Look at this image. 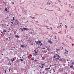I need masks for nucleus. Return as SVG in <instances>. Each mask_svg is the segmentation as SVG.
<instances>
[{"label": "nucleus", "mask_w": 74, "mask_h": 74, "mask_svg": "<svg viewBox=\"0 0 74 74\" xmlns=\"http://www.w3.org/2000/svg\"><path fill=\"white\" fill-rule=\"evenodd\" d=\"M15 37L16 38H19V36L18 35H15Z\"/></svg>", "instance_id": "10"}, {"label": "nucleus", "mask_w": 74, "mask_h": 74, "mask_svg": "<svg viewBox=\"0 0 74 74\" xmlns=\"http://www.w3.org/2000/svg\"><path fill=\"white\" fill-rule=\"evenodd\" d=\"M34 17H32V19H34Z\"/></svg>", "instance_id": "38"}, {"label": "nucleus", "mask_w": 74, "mask_h": 74, "mask_svg": "<svg viewBox=\"0 0 74 74\" xmlns=\"http://www.w3.org/2000/svg\"><path fill=\"white\" fill-rule=\"evenodd\" d=\"M26 46H24L23 45H21V47H22V48H25Z\"/></svg>", "instance_id": "12"}, {"label": "nucleus", "mask_w": 74, "mask_h": 74, "mask_svg": "<svg viewBox=\"0 0 74 74\" xmlns=\"http://www.w3.org/2000/svg\"><path fill=\"white\" fill-rule=\"evenodd\" d=\"M21 42H23V41L22 40H21Z\"/></svg>", "instance_id": "53"}, {"label": "nucleus", "mask_w": 74, "mask_h": 74, "mask_svg": "<svg viewBox=\"0 0 74 74\" xmlns=\"http://www.w3.org/2000/svg\"><path fill=\"white\" fill-rule=\"evenodd\" d=\"M73 70H74V67L73 68Z\"/></svg>", "instance_id": "57"}, {"label": "nucleus", "mask_w": 74, "mask_h": 74, "mask_svg": "<svg viewBox=\"0 0 74 74\" xmlns=\"http://www.w3.org/2000/svg\"><path fill=\"white\" fill-rule=\"evenodd\" d=\"M50 67H52V65H50Z\"/></svg>", "instance_id": "46"}, {"label": "nucleus", "mask_w": 74, "mask_h": 74, "mask_svg": "<svg viewBox=\"0 0 74 74\" xmlns=\"http://www.w3.org/2000/svg\"><path fill=\"white\" fill-rule=\"evenodd\" d=\"M38 43H41V42L39 41V42L37 41L36 42V44H38Z\"/></svg>", "instance_id": "6"}, {"label": "nucleus", "mask_w": 74, "mask_h": 74, "mask_svg": "<svg viewBox=\"0 0 74 74\" xmlns=\"http://www.w3.org/2000/svg\"><path fill=\"white\" fill-rule=\"evenodd\" d=\"M55 38V40L56 39V36H55V38Z\"/></svg>", "instance_id": "45"}, {"label": "nucleus", "mask_w": 74, "mask_h": 74, "mask_svg": "<svg viewBox=\"0 0 74 74\" xmlns=\"http://www.w3.org/2000/svg\"><path fill=\"white\" fill-rule=\"evenodd\" d=\"M18 41H19V42H21V40H19Z\"/></svg>", "instance_id": "52"}, {"label": "nucleus", "mask_w": 74, "mask_h": 74, "mask_svg": "<svg viewBox=\"0 0 74 74\" xmlns=\"http://www.w3.org/2000/svg\"><path fill=\"white\" fill-rule=\"evenodd\" d=\"M54 65L53 64L52 65V66H53Z\"/></svg>", "instance_id": "55"}, {"label": "nucleus", "mask_w": 74, "mask_h": 74, "mask_svg": "<svg viewBox=\"0 0 74 74\" xmlns=\"http://www.w3.org/2000/svg\"><path fill=\"white\" fill-rule=\"evenodd\" d=\"M55 59H56H56L59 60V58H56Z\"/></svg>", "instance_id": "25"}, {"label": "nucleus", "mask_w": 74, "mask_h": 74, "mask_svg": "<svg viewBox=\"0 0 74 74\" xmlns=\"http://www.w3.org/2000/svg\"><path fill=\"white\" fill-rule=\"evenodd\" d=\"M3 32L4 33H6V32H7V31H6V30H5V29L3 30Z\"/></svg>", "instance_id": "13"}, {"label": "nucleus", "mask_w": 74, "mask_h": 74, "mask_svg": "<svg viewBox=\"0 0 74 74\" xmlns=\"http://www.w3.org/2000/svg\"><path fill=\"white\" fill-rule=\"evenodd\" d=\"M23 56H26V55L25 54L24 55H23Z\"/></svg>", "instance_id": "54"}, {"label": "nucleus", "mask_w": 74, "mask_h": 74, "mask_svg": "<svg viewBox=\"0 0 74 74\" xmlns=\"http://www.w3.org/2000/svg\"><path fill=\"white\" fill-rule=\"evenodd\" d=\"M27 53H29V52H28L27 51Z\"/></svg>", "instance_id": "58"}, {"label": "nucleus", "mask_w": 74, "mask_h": 74, "mask_svg": "<svg viewBox=\"0 0 74 74\" xmlns=\"http://www.w3.org/2000/svg\"><path fill=\"white\" fill-rule=\"evenodd\" d=\"M9 39H10V37H9Z\"/></svg>", "instance_id": "60"}, {"label": "nucleus", "mask_w": 74, "mask_h": 74, "mask_svg": "<svg viewBox=\"0 0 74 74\" xmlns=\"http://www.w3.org/2000/svg\"><path fill=\"white\" fill-rule=\"evenodd\" d=\"M5 11H7V10H8L7 8H6L5 9Z\"/></svg>", "instance_id": "17"}, {"label": "nucleus", "mask_w": 74, "mask_h": 74, "mask_svg": "<svg viewBox=\"0 0 74 74\" xmlns=\"http://www.w3.org/2000/svg\"><path fill=\"white\" fill-rule=\"evenodd\" d=\"M65 27L66 28H67V26L66 25H65Z\"/></svg>", "instance_id": "19"}, {"label": "nucleus", "mask_w": 74, "mask_h": 74, "mask_svg": "<svg viewBox=\"0 0 74 74\" xmlns=\"http://www.w3.org/2000/svg\"><path fill=\"white\" fill-rule=\"evenodd\" d=\"M34 51H36V49L34 50Z\"/></svg>", "instance_id": "63"}, {"label": "nucleus", "mask_w": 74, "mask_h": 74, "mask_svg": "<svg viewBox=\"0 0 74 74\" xmlns=\"http://www.w3.org/2000/svg\"><path fill=\"white\" fill-rule=\"evenodd\" d=\"M29 17H30V18H32V17L31 16H29Z\"/></svg>", "instance_id": "34"}, {"label": "nucleus", "mask_w": 74, "mask_h": 74, "mask_svg": "<svg viewBox=\"0 0 74 74\" xmlns=\"http://www.w3.org/2000/svg\"><path fill=\"white\" fill-rule=\"evenodd\" d=\"M39 73H40H40H41V72H39Z\"/></svg>", "instance_id": "49"}, {"label": "nucleus", "mask_w": 74, "mask_h": 74, "mask_svg": "<svg viewBox=\"0 0 74 74\" xmlns=\"http://www.w3.org/2000/svg\"><path fill=\"white\" fill-rule=\"evenodd\" d=\"M9 72H10V69H9Z\"/></svg>", "instance_id": "44"}, {"label": "nucleus", "mask_w": 74, "mask_h": 74, "mask_svg": "<svg viewBox=\"0 0 74 74\" xmlns=\"http://www.w3.org/2000/svg\"><path fill=\"white\" fill-rule=\"evenodd\" d=\"M14 50V49H11V50Z\"/></svg>", "instance_id": "47"}, {"label": "nucleus", "mask_w": 74, "mask_h": 74, "mask_svg": "<svg viewBox=\"0 0 74 74\" xmlns=\"http://www.w3.org/2000/svg\"><path fill=\"white\" fill-rule=\"evenodd\" d=\"M11 3L13 5V4H14V2H12Z\"/></svg>", "instance_id": "20"}, {"label": "nucleus", "mask_w": 74, "mask_h": 74, "mask_svg": "<svg viewBox=\"0 0 74 74\" xmlns=\"http://www.w3.org/2000/svg\"><path fill=\"white\" fill-rule=\"evenodd\" d=\"M37 53H38V51H36L35 52V54H34L35 56H36V55H38V54Z\"/></svg>", "instance_id": "2"}, {"label": "nucleus", "mask_w": 74, "mask_h": 74, "mask_svg": "<svg viewBox=\"0 0 74 74\" xmlns=\"http://www.w3.org/2000/svg\"><path fill=\"white\" fill-rule=\"evenodd\" d=\"M5 73H7V72H6V70H5Z\"/></svg>", "instance_id": "30"}, {"label": "nucleus", "mask_w": 74, "mask_h": 74, "mask_svg": "<svg viewBox=\"0 0 74 74\" xmlns=\"http://www.w3.org/2000/svg\"><path fill=\"white\" fill-rule=\"evenodd\" d=\"M48 42H49V43H50L51 44H52V43H53V42L51 41V40H48Z\"/></svg>", "instance_id": "3"}, {"label": "nucleus", "mask_w": 74, "mask_h": 74, "mask_svg": "<svg viewBox=\"0 0 74 74\" xmlns=\"http://www.w3.org/2000/svg\"><path fill=\"white\" fill-rule=\"evenodd\" d=\"M34 17V18H36V17Z\"/></svg>", "instance_id": "56"}, {"label": "nucleus", "mask_w": 74, "mask_h": 74, "mask_svg": "<svg viewBox=\"0 0 74 74\" xmlns=\"http://www.w3.org/2000/svg\"><path fill=\"white\" fill-rule=\"evenodd\" d=\"M64 52H68V51H67V50H64Z\"/></svg>", "instance_id": "22"}, {"label": "nucleus", "mask_w": 74, "mask_h": 74, "mask_svg": "<svg viewBox=\"0 0 74 74\" xmlns=\"http://www.w3.org/2000/svg\"><path fill=\"white\" fill-rule=\"evenodd\" d=\"M30 56H31V57H32V55H30Z\"/></svg>", "instance_id": "42"}, {"label": "nucleus", "mask_w": 74, "mask_h": 74, "mask_svg": "<svg viewBox=\"0 0 74 74\" xmlns=\"http://www.w3.org/2000/svg\"><path fill=\"white\" fill-rule=\"evenodd\" d=\"M23 29L24 31H25V30H28L27 28H23Z\"/></svg>", "instance_id": "11"}, {"label": "nucleus", "mask_w": 74, "mask_h": 74, "mask_svg": "<svg viewBox=\"0 0 74 74\" xmlns=\"http://www.w3.org/2000/svg\"><path fill=\"white\" fill-rule=\"evenodd\" d=\"M20 60L21 61H23V60L22 59H20Z\"/></svg>", "instance_id": "24"}, {"label": "nucleus", "mask_w": 74, "mask_h": 74, "mask_svg": "<svg viewBox=\"0 0 74 74\" xmlns=\"http://www.w3.org/2000/svg\"><path fill=\"white\" fill-rule=\"evenodd\" d=\"M62 49H63V47H62Z\"/></svg>", "instance_id": "50"}, {"label": "nucleus", "mask_w": 74, "mask_h": 74, "mask_svg": "<svg viewBox=\"0 0 74 74\" xmlns=\"http://www.w3.org/2000/svg\"><path fill=\"white\" fill-rule=\"evenodd\" d=\"M53 73H55V70H53Z\"/></svg>", "instance_id": "26"}, {"label": "nucleus", "mask_w": 74, "mask_h": 74, "mask_svg": "<svg viewBox=\"0 0 74 74\" xmlns=\"http://www.w3.org/2000/svg\"><path fill=\"white\" fill-rule=\"evenodd\" d=\"M44 72L43 71L42 72V74H44Z\"/></svg>", "instance_id": "37"}, {"label": "nucleus", "mask_w": 74, "mask_h": 74, "mask_svg": "<svg viewBox=\"0 0 74 74\" xmlns=\"http://www.w3.org/2000/svg\"><path fill=\"white\" fill-rule=\"evenodd\" d=\"M12 18H13V20H15V19H14V17H12Z\"/></svg>", "instance_id": "31"}, {"label": "nucleus", "mask_w": 74, "mask_h": 74, "mask_svg": "<svg viewBox=\"0 0 74 74\" xmlns=\"http://www.w3.org/2000/svg\"><path fill=\"white\" fill-rule=\"evenodd\" d=\"M40 46H41V45H42V43L40 45Z\"/></svg>", "instance_id": "35"}, {"label": "nucleus", "mask_w": 74, "mask_h": 74, "mask_svg": "<svg viewBox=\"0 0 74 74\" xmlns=\"http://www.w3.org/2000/svg\"><path fill=\"white\" fill-rule=\"evenodd\" d=\"M31 45H33V43H31Z\"/></svg>", "instance_id": "27"}, {"label": "nucleus", "mask_w": 74, "mask_h": 74, "mask_svg": "<svg viewBox=\"0 0 74 74\" xmlns=\"http://www.w3.org/2000/svg\"><path fill=\"white\" fill-rule=\"evenodd\" d=\"M23 63H24V64H25V63H26V62H25V61H24L23 62Z\"/></svg>", "instance_id": "28"}, {"label": "nucleus", "mask_w": 74, "mask_h": 74, "mask_svg": "<svg viewBox=\"0 0 74 74\" xmlns=\"http://www.w3.org/2000/svg\"><path fill=\"white\" fill-rule=\"evenodd\" d=\"M5 49H3V50H4V51H5Z\"/></svg>", "instance_id": "48"}, {"label": "nucleus", "mask_w": 74, "mask_h": 74, "mask_svg": "<svg viewBox=\"0 0 74 74\" xmlns=\"http://www.w3.org/2000/svg\"><path fill=\"white\" fill-rule=\"evenodd\" d=\"M55 65H57V64H55Z\"/></svg>", "instance_id": "61"}, {"label": "nucleus", "mask_w": 74, "mask_h": 74, "mask_svg": "<svg viewBox=\"0 0 74 74\" xmlns=\"http://www.w3.org/2000/svg\"><path fill=\"white\" fill-rule=\"evenodd\" d=\"M47 4H49V5H50V3H49L48 4V3H47Z\"/></svg>", "instance_id": "39"}, {"label": "nucleus", "mask_w": 74, "mask_h": 74, "mask_svg": "<svg viewBox=\"0 0 74 74\" xmlns=\"http://www.w3.org/2000/svg\"><path fill=\"white\" fill-rule=\"evenodd\" d=\"M56 56L57 57V58H60L59 55L58 54H56Z\"/></svg>", "instance_id": "4"}, {"label": "nucleus", "mask_w": 74, "mask_h": 74, "mask_svg": "<svg viewBox=\"0 0 74 74\" xmlns=\"http://www.w3.org/2000/svg\"><path fill=\"white\" fill-rule=\"evenodd\" d=\"M45 45H43L42 47L41 48L42 49H45Z\"/></svg>", "instance_id": "1"}, {"label": "nucleus", "mask_w": 74, "mask_h": 74, "mask_svg": "<svg viewBox=\"0 0 74 74\" xmlns=\"http://www.w3.org/2000/svg\"><path fill=\"white\" fill-rule=\"evenodd\" d=\"M46 39L48 40V38H47Z\"/></svg>", "instance_id": "64"}, {"label": "nucleus", "mask_w": 74, "mask_h": 74, "mask_svg": "<svg viewBox=\"0 0 74 74\" xmlns=\"http://www.w3.org/2000/svg\"><path fill=\"white\" fill-rule=\"evenodd\" d=\"M73 67V65H71V66H70V68H72V67Z\"/></svg>", "instance_id": "18"}, {"label": "nucleus", "mask_w": 74, "mask_h": 74, "mask_svg": "<svg viewBox=\"0 0 74 74\" xmlns=\"http://www.w3.org/2000/svg\"><path fill=\"white\" fill-rule=\"evenodd\" d=\"M47 29L48 30V29H49V28H47Z\"/></svg>", "instance_id": "51"}, {"label": "nucleus", "mask_w": 74, "mask_h": 74, "mask_svg": "<svg viewBox=\"0 0 74 74\" xmlns=\"http://www.w3.org/2000/svg\"><path fill=\"white\" fill-rule=\"evenodd\" d=\"M49 69H50V68L49 67V68H46L45 69V70L46 71H48Z\"/></svg>", "instance_id": "8"}, {"label": "nucleus", "mask_w": 74, "mask_h": 74, "mask_svg": "<svg viewBox=\"0 0 74 74\" xmlns=\"http://www.w3.org/2000/svg\"><path fill=\"white\" fill-rule=\"evenodd\" d=\"M31 60H32V61H34V57H33V58H31Z\"/></svg>", "instance_id": "5"}, {"label": "nucleus", "mask_w": 74, "mask_h": 74, "mask_svg": "<svg viewBox=\"0 0 74 74\" xmlns=\"http://www.w3.org/2000/svg\"><path fill=\"white\" fill-rule=\"evenodd\" d=\"M56 50L57 51H60V49H56Z\"/></svg>", "instance_id": "21"}, {"label": "nucleus", "mask_w": 74, "mask_h": 74, "mask_svg": "<svg viewBox=\"0 0 74 74\" xmlns=\"http://www.w3.org/2000/svg\"><path fill=\"white\" fill-rule=\"evenodd\" d=\"M11 23H12V24H14V22H11Z\"/></svg>", "instance_id": "29"}, {"label": "nucleus", "mask_w": 74, "mask_h": 74, "mask_svg": "<svg viewBox=\"0 0 74 74\" xmlns=\"http://www.w3.org/2000/svg\"><path fill=\"white\" fill-rule=\"evenodd\" d=\"M64 53L65 55H66V54H68V53H69L68 52L64 51Z\"/></svg>", "instance_id": "7"}, {"label": "nucleus", "mask_w": 74, "mask_h": 74, "mask_svg": "<svg viewBox=\"0 0 74 74\" xmlns=\"http://www.w3.org/2000/svg\"><path fill=\"white\" fill-rule=\"evenodd\" d=\"M40 68H41V69H42L43 68V66L42 65V66H40Z\"/></svg>", "instance_id": "14"}, {"label": "nucleus", "mask_w": 74, "mask_h": 74, "mask_svg": "<svg viewBox=\"0 0 74 74\" xmlns=\"http://www.w3.org/2000/svg\"><path fill=\"white\" fill-rule=\"evenodd\" d=\"M9 63L10 66H11V63L10 62H9Z\"/></svg>", "instance_id": "23"}, {"label": "nucleus", "mask_w": 74, "mask_h": 74, "mask_svg": "<svg viewBox=\"0 0 74 74\" xmlns=\"http://www.w3.org/2000/svg\"><path fill=\"white\" fill-rule=\"evenodd\" d=\"M60 27H61V26H62V25H60Z\"/></svg>", "instance_id": "62"}, {"label": "nucleus", "mask_w": 74, "mask_h": 74, "mask_svg": "<svg viewBox=\"0 0 74 74\" xmlns=\"http://www.w3.org/2000/svg\"><path fill=\"white\" fill-rule=\"evenodd\" d=\"M11 60H12V63H13V62H14V61H15V60H14V58H12L11 59Z\"/></svg>", "instance_id": "9"}, {"label": "nucleus", "mask_w": 74, "mask_h": 74, "mask_svg": "<svg viewBox=\"0 0 74 74\" xmlns=\"http://www.w3.org/2000/svg\"><path fill=\"white\" fill-rule=\"evenodd\" d=\"M72 45H74V44H73Z\"/></svg>", "instance_id": "59"}, {"label": "nucleus", "mask_w": 74, "mask_h": 74, "mask_svg": "<svg viewBox=\"0 0 74 74\" xmlns=\"http://www.w3.org/2000/svg\"><path fill=\"white\" fill-rule=\"evenodd\" d=\"M15 21H16L17 22V23L18 22V20H15Z\"/></svg>", "instance_id": "36"}, {"label": "nucleus", "mask_w": 74, "mask_h": 74, "mask_svg": "<svg viewBox=\"0 0 74 74\" xmlns=\"http://www.w3.org/2000/svg\"><path fill=\"white\" fill-rule=\"evenodd\" d=\"M45 47L46 48H47V46H45Z\"/></svg>", "instance_id": "33"}, {"label": "nucleus", "mask_w": 74, "mask_h": 74, "mask_svg": "<svg viewBox=\"0 0 74 74\" xmlns=\"http://www.w3.org/2000/svg\"><path fill=\"white\" fill-rule=\"evenodd\" d=\"M21 30H22V31H23V32H24V29H23V28H21Z\"/></svg>", "instance_id": "16"}, {"label": "nucleus", "mask_w": 74, "mask_h": 74, "mask_svg": "<svg viewBox=\"0 0 74 74\" xmlns=\"http://www.w3.org/2000/svg\"><path fill=\"white\" fill-rule=\"evenodd\" d=\"M71 28H73V26H72L71 27Z\"/></svg>", "instance_id": "43"}, {"label": "nucleus", "mask_w": 74, "mask_h": 74, "mask_svg": "<svg viewBox=\"0 0 74 74\" xmlns=\"http://www.w3.org/2000/svg\"><path fill=\"white\" fill-rule=\"evenodd\" d=\"M1 25L2 26H4V25L3 24H2Z\"/></svg>", "instance_id": "41"}, {"label": "nucleus", "mask_w": 74, "mask_h": 74, "mask_svg": "<svg viewBox=\"0 0 74 74\" xmlns=\"http://www.w3.org/2000/svg\"><path fill=\"white\" fill-rule=\"evenodd\" d=\"M56 55H54V56L53 57V58H56Z\"/></svg>", "instance_id": "15"}, {"label": "nucleus", "mask_w": 74, "mask_h": 74, "mask_svg": "<svg viewBox=\"0 0 74 74\" xmlns=\"http://www.w3.org/2000/svg\"><path fill=\"white\" fill-rule=\"evenodd\" d=\"M72 7H74V6H71V8H72Z\"/></svg>", "instance_id": "40"}, {"label": "nucleus", "mask_w": 74, "mask_h": 74, "mask_svg": "<svg viewBox=\"0 0 74 74\" xmlns=\"http://www.w3.org/2000/svg\"><path fill=\"white\" fill-rule=\"evenodd\" d=\"M11 21H12V22H13V21H14V20L12 19L11 20Z\"/></svg>", "instance_id": "32"}]
</instances>
